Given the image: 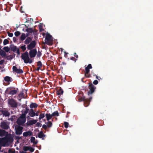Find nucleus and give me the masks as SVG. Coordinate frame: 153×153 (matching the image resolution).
Returning <instances> with one entry per match:
<instances>
[{
    "label": "nucleus",
    "mask_w": 153,
    "mask_h": 153,
    "mask_svg": "<svg viewBox=\"0 0 153 153\" xmlns=\"http://www.w3.org/2000/svg\"><path fill=\"white\" fill-rule=\"evenodd\" d=\"M32 40V37H29L26 38L24 42L25 45H28L30 43Z\"/></svg>",
    "instance_id": "16"
},
{
    "label": "nucleus",
    "mask_w": 153,
    "mask_h": 153,
    "mask_svg": "<svg viewBox=\"0 0 153 153\" xmlns=\"http://www.w3.org/2000/svg\"><path fill=\"white\" fill-rule=\"evenodd\" d=\"M29 110V109L26 107L24 110L22 111V114L21 115L26 117V115L28 112Z\"/></svg>",
    "instance_id": "15"
},
{
    "label": "nucleus",
    "mask_w": 153,
    "mask_h": 153,
    "mask_svg": "<svg viewBox=\"0 0 153 153\" xmlns=\"http://www.w3.org/2000/svg\"><path fill=\"white\" fill-rule=\"evenodd\" d=\"M47 126H46L44 124L42 126V128H43L45 130H46L47 128Z\"/></svg>",
    "instance_id": "52"
},
{
    "label": "nucleus",
    "mask_w": 153,
    "mask_h": 153,
    "mask_svg": "<svg viewBox=\"0 0 153 153\" xmlns=\"http://www.w3.org/2000/svg\"><path fill=\"white\" fill-rule=\"evenodd\" d=\"M4 61V60H0V65H2Z\"/></svg>",
    "instance_id": "56"
},
{
    "label": "nucleus",
    "mask_w": 153,
    "mask_h": 153,
    "mask_svg": "<svg viewBox=\"0 0 153 153\" xmlns=\"http://www.w3.org/2000/svg\"><path fill=\"white\" fill-rule=\"evenodd\" d=\"M13 41L14 42H16V37H13Z\"/></svg>",
    "instance_id": "57"
},
{
    "label": "nucleus",
    "mask_w": 153,
    "mask_h": 153,
    "mask_svg": "<svg viewBox=\"0 0 153 153\" xmlns=\"http://www.w3.org/2000/svg\"><path fill=\"white\" fill-rule=\"evenodd\" d=\"M64 126L66 128H67L68 127L69 123L67 122H65L64 123Z\"/></svg>",
    "instance_id": "42"
},
{
    "label": "nucleus",
    "mask_w": 153,
    "mask_h": 153,
    "mask_svg": "<svg viewBox=\"0 0 153 153\" xmlns=\"http://www.w3.org/2000/svg\"><path fill=\"white\" fill-rule=\"evenodd\" d=\"M41 68V67H38L36 69V71H39Z\"/></svg>",
    "instance_id": "59"
},
{
    "label": "nucleus",
    "mask_w": 153,
    "mask_h": 153,
    "mask_svg": "<svg viewBox=\"0 0 153 153\" xmlns=\"http://www.w3.org/2000/svg\"><path fill=\"white\" fill-rule=\"evenodd\" d=\"M2 140L1 142L4 144H6L8 143H10L13 142V138L11 137H7L6 138H0Z\"/></svg>",
    "instance_id": "6"
},
{
    "label": "nucleus",
    "mask_w": 153,
    "mask_h": 153,
    "mask_svg": "<svg viewBox=\"0 0 153 153\" xmlns=\"http://www.w3.org/2000/svg\"><path fill=\"white\" fill-rule=\"evenodd\" d=\"M17 118V117L15 115H12L11 116V117L10 119H10V120L12 121H13L15 120V119H16Z\"/></svg>",
    "instance_id": "31"
},
{
    "label": "nucleus",
    "mask_w": 153,
    "mask_h": 153,
    "mask_svg": "<svg viewBox=\"0 0 153 153\" xmlns=\"http://www.w3.org/2000/svg\"><path fill=\"white\" fill-rule=\"evenodd\" d=\"M3 49L6 52H8L10 51V48L8 47H4L3 48Z\"/></svg>",
    "instance_id": "36"
},
{
    "label": "nucleus",
    "mask_w": 153,
    "mask_h": 153,
    "mask_svg": "<svg viewBox=\"0 0 153 153\" xmlns=\"http://www.w3.org/2000/svg\"><path fill=\"white\" fill-rule=\"evenodd\" d=\"M24 93H20L19 95V97L20 98L21 97H22L23 96Z\"/></svg>",
    "instance_id": "47"
},
{
    "label": "nucleus",
    "mask_w": 153,
    "mask_h": 153,
    "mask_svg": "<svg viewBox=\"0 0 153 153\" xmlns=\"http://www.w3.org/2000/svg\"><path fill=\"white\" fill-rule=\"evenodd\" d=\"M81 99L82 100L85 101V102H86L88 104H89L90 102V101L89 100H87V99H85V97H82Z\"/></svg>",
    "instance_id": "34"
},
{
    "label": "nucleus",
    "mask_w": 153,
    "mask_h": 153,
    "mask_svg": "<svg viewBox=\"0 0 153 153\" xmlns=\"http://www.w3.org/2000/svg\"><path fill=\"white\" fill-rule=\"evenodd\" d=\"M94 76H96V78L99 80H100V79H101L100 77V76H98L97 75H95L94 74H93Z\"/></svg>",
    "instance_id": "54"
},
{
    "label": "nucleus",
    "mask_w": 153,
    "mask_h": 153,
    "mask_svg": "<svg viewBox=\"0 0 153 153\" xmlns=\"http://www.w3.org/2000/svg\"><path fill=\"white\" fill-rule=\"evenodd\" d=\"M10 48L12 51L13 52H15L17 48L16 46L14 45H11L10 46Z\"/></svg>",
    "instance_id": "27"
},
{
    "label": "nucleus",
    "mask_w": 153,
    "mask_h": 153,
    "mask_svg": "<svg viewBox=\"0 0 153 153\" xmlns=\"http://www.w3.org/2000/svg\"><path fill=\"white\" fill-rule=\"evenodd\" d=\"M28 115L31 117H33L35 116V112L33 109H31L29 110Z\"/></svg>",
    "instance_id": "19"
},
{
    "label": "nucleus",
    "mask_w": 153,
    "mask_h": 153,
    "mask_svg": "<svg viewBox=\"0 0 153 153\" xmlns=\"http://www.w3.org/2000/svg\"><path fill=\"white\" fill-rule=\"evenodd\" d=\"M30 50V51L28 54H29L30 58L31 59L35 57L37 54V50L36 49H34Z\"/></svg>",
    "instance_id": "8"
},
{
    "label": "nucleus",
    "mask_w": 153,
    "mask_h": 153,
    "mask_svg": "<svg viewBox=\"0 0 153 153\" xmlns=\"http://www.w3.org/2000/svg\"><path fill=\"white\" fill-rule=\"evenodd\" d=\"M13 70L14 72L17 74H21L23 72V71L20 69H18L15 66H13Z\"/></svg>",
    "instance_id": "13"
},
{
    "label": "nucleus",
    "mask_w": 153,
    "mask_h": 153,
    "mask_svg": "<svg viewBox=\"0 0 153 153\" xmlns=\"http://www.w3.org/2000/svg\"><path fill=\"white\" fill-rule=\"evenodd\" d=\"M37 66L39 67H40L41 68L42 67V63L40 61H39L37 62Z\"/></svg>",
    "instance_id": "45"
},
{
    "label": "nucleus",
    "mask_w": 153,
    "mask_h": 153,
    "mask_svg": "<svg viewBox=\"0 0 153 153\" xmlns=\"http://www.w3.org/2000/svg\"><path fill=\"white\" fill-rule=\"evenodd\" d=\"M74 56L76 58H78V55H77L76 54V53H74Z\"/></svg>",
    "instance_id": "60"
},
{
    "label": "nucleus",
    "mask_w": 153,
    "mask_h": 153,
    "mask_svg": "<svg viewBox=\"0 0 153 153\" xmlns=\"http://www.w3.org/2000/svg\"><path fill=\"white\" fill-rule=\"evenodd\" d=\"M37 121V120H30L27 122L26 123L27 125L28 126L32 125L36 123Z\"/></svg>",
    "instance_id": "14"
},
{
    "label": "nucleus",
    "mask_w": 153,
    "mask_h": 153,
    "mask_svg": "<svg viewBox=\"0 0 153 153\" xmlns=\"http://www.w3.org/2000/svg\"><path fill=\"white\" fill-rule=\"evenodd\" d=\"M23 129V128L22 126H18L16 129V135H20L22 134Z\"/></svg>",
    "instance_id": "11"
},
{
    "label": "nucleus",
    "mask_w": 153,
    "mask_h": 153,
    "mask_svg": "<svg viewBox=\"0 0 153 153\" xmlns=\"http://www.w3.org/2000/svg\"><path fill=\"white\" fill-rule=\"evenodd\" d=\"M23 136L25 137H27L28 136H30L32 135V132L30 130L27 131L25 132L23 134Z\"/></svg>",
    "instance_id": "17"
},
{
    "label": "nucleus",
    "mask_w": 153,
    "mask_h": 153,
    "mask_svg": "<svg viewBox=\"0 0 153 153\" xmlns=\"http://www.w3.org/2000/svg\"><path fill=\"white\" fill-rule=\"evenodd\" d=\"M18 90L17 88L16 89L14 87H11L7 88L5 92L7 94L14 95L17 93Z\"/></svg>",
    "instance_id": "2"
},
{
    "label": "nucleus",
    "mask_w": 153,
    "mask_h": 153,
    "mask_svg": "<svg viewBox=\"0 0 153 153\" xmlns=\"http://www.w3.org/2000/svg\"><path fill=\"white\" fill-rule=\"evenodd\" d=\"M26 38L25 36V33H22L20 37V40L23 41L24 40H25Z\"/></svg>",
    "instance_id": "23"
},
{
    "label": "nucleus",
    "mask_w": 153,
    "mask_h": 153,
    "mask_svg": "<svg viewBox=\"0 0 153 153\" xmlns=\"http://www.w3.org/2000/svg\"><path fill=\"white\" fill-rule=\"evenodd\" d=\"M29 146H25L23 147V150L25 151V152H26L29 150Z\"/></svg>",
    "instance_id": "38"
},
{
    "label": "nucleus",
    "mask_w": 153,
    "mask_h": 153,
    "mask_svg": "<svg viewBox=\"0 0 153 153\" xmlns=\"http://www.w3.org/2000/svg\"><path fill=\"white\" fill-rule=\"evenodd\" d=\"M42 124L39 122H38L36 124V126L37 127H41L42 126Z\"/></svg>",
    "instance_id": "50"
},
{
    "label": "nucleus",
    "mask_w": 153,
    "mask_h": 153,
    "mask_svg": "<svg viewBox=\"0 0 153 153\" xmlns=\"http://www.w3.org/2000/svg\"><path fill=\"white\" fill-rule=\"evenodd\" d=\"M45 114L44 113H41L39 115V120H41L43 118L45 117Z\"/></svg>",
    "instance_id": "35"
},
{
    "label": "nucleus",
    "mask_w": 153,
    "mask_h": 153,
    "mask_svg": "<svg viewBox=\"0 0 153 153\" xmlns=\"http://www.w3.org/2000/svg\"><path fill=\"white\" fill-rule=\"evenodd\" d=\"M7 33L8 35L10 37H12L13 36V34L12 33H10L8 31L7 32Z\"/></svg>",
    "instance_id": "46"
},
{
    "label": "nucleus",
    "mask_w": 153,
    "mask_h": 153,
    "mask_svg": "<svg viewBox=\"0 0 153 153\" xmlns=\"http://www.w3.org/2000/svg\"><path fill=\"white\" fill-rule=\"evenodd\" d=\"M9 42V41L7 39H5L3 41V45H6L8 44Z\"/></svg>",
    "instance_id": "41"
},
{
    "label": "nucleus",
    "mask_w": 153,
    "mask_h": 153,
    "mask_svg": "<svg viewBox=\"0 0 153 153\" xmlns=\"http://www.w3.org/2000/svg\"><path fill=\"white\" fill-rule=\"evenodd\" d=\"M8 104L11 107L16 108L18 106V103L14 99L11 98L8 100Z\"/></svg>",
    "instance_id": "5"
},
{
    "label": "nucleus",
    "mask_w": 153,
    "mask_h": 153,
    "mask_svg": "<svg viewBox=\"0 0 153 153\" xmlns=\"http://www.w3.org/2000/svg\"><path fill=\"white\" fill-rule=\"evenodd\" d=\"M39 31L40 32H42L44 30V29H43L42 28H41L40 27H39Z\"/></svg>",
    "instance_id": "61"
},
{
    "label": "nucleus",
    "mask_w": 153,
    "mask_h": 153,
    "mask_svg": "<svg viewBox=\"0 0 153 153\" xmlns=\"http://www.w3.org/2000/svg\"><path fill=\"white\" fill-rule=\"evenodd\" d=\"M38 106V105L35 103H32L30 105V107L31 108H36Z\"/></svg>",
    "instance_id": "26"
},
{
    "label": "nucleus",
    "mask_w": 153,
    "mask_h": 153,
    "mask_svg": "<svg viewBox=\"0 0 153 153\" xmlns=\"http://www.w3.org/2000/svg\"><path fill=\"white\" fill-rule=\"evenodd\" d=\"M85 76L87 78H89L91 77V75L89 74V72H85Z\"/></svg>",
    "instance_id": "37"
},
{
    "label": "nucleus",
    "mask_w": 153,
    "mask_h": 153,
    "mask_svg": "<svg viewBox=\"0 0 153 153\" xmlns=\"http://www.w3.org/2000/svg\"><path fill=\"white\" fill-rule=\"evenodd\" d=\"M28 36H29L28 33H26V34H25V36H26V37L27 38L28 37Z\"/></svg>",
    "instance_id": "63"
},
{
    "label": "nucleus",
    "mask_w": 153,
    "mask_h": 153,
    "mask_svg": "<svg viewBox=\"0 0 153 153\" xmlns=\"http://www.w3.org/2000/svg\"><path fill=\"white\" fill-rule=\"evenodd\" d=\"M64 56L65 57H67V55L68 54V53H67L66 52H64Z\"/></svg>",
    "instance_id": "58"
},
{
    "label": "nucleus",
    "mask_w": 153,
    "mask_h": 153,
    "mask_svg": "<svg viewBox=\"0 0 153 153\" xmlns=\"http://www.w3.org/2000/svg\"><path fill=\"white\" fill-rule=\"evenodd\" d=\"M21 58L24 60V62L25 63L30 64L32 63L33 61L31 58H30L28 53L27 51L22 54Z\"/></svg>",
    "instance_id": "1"
},
{
    "label": "nucleus",
    "mask_w": 153,
    "mask_h": 153,
    "mask_svg": "<svg viewBox=\"0 0 153 153\" xmlns=\"http://www.w3.org/2000/svg\"><path fill=\"white\" fill-rule=\"evenodd\" d=\"M21 34V33L19 31H16L14 33L15 35L16 36H18Z\"/></svg>",
    "instance_id": "39"
},
{
    "label": "nucleus",
    "mask_w": 153,
    "mask_h": 153,
    "mask_svg": "<svg viewBox=\"0 0 153 153\" xmlns=\"http://www.w3.org/2000/svg\"><path fill=\"white\" fill-rule=\"evenodd\" d=\"M30 142L35 145L36 144L38 143V141L37 140L36 141L35 138L34 137H31Z\"/></svg>",
    "instance_id": "25"
},
{
    "label": "nucleus",
    "mask_w": 153,
    "mask_h": 153,
    "mask_svg": "<svg viewBox=\"0 0 153 153\" xmlns=\"http://www.w3.org/2000/svg\"><path fill=\"white\" fill-rule=\"evenodd\" d=\"M25 25V27L27 28L26 30V31L27 32L29 33H32L34 32V30L32 28H27L29 25L27 26L25 25Z\"/></svg>",
    "instance_id": "21"
},
{
    "label": "nucleus",
    "mask_w": 153,
    "mask_h": 153,
    "mask_svg": "<svg viewBox=\"0 0 153 153\" xmlns=\"http://www.w3.org/2000/svg\"><path fill=\"white\" fill-rule=\"evenodd\" d=\"M45 116L47 120H49L53 117L52 116V114H45Z\"/></svg>",
    "instance_id": "29"
},
{
    "label": "nucleus",
    "mask_w": 153,
    "mask_h": 153,
    "mask_svg": "<svg viewBox=\"0 0 153 153\" xmlns=\"http://www.w3.org/2000/svg\"><path fill=\"white\" fill-rule=\"evenodd\" d=\"M59 116V114L57 111H54V112L52 113V117L54 116Z\"/></svg>",
    "instance_id": "33"
},
{
    "label": "nucleus",
    "mask_w": 153,
    "mask_h": 153,
    "mask_svg": "<svg viewBox=\"0 0 153 153\" xmlns=\"http://www.w3.org/2000/svg\"><path fill=\"white\" fill-rule=\"evenodd\" d=\"M39 111H37L36 113L35 112V116H38L39 115Z\"/></svg>",
    "instance_id": "55"
},
{
    "label": "nucleus",
    "mask_w": 153,
    "mask_h": 153,
    "mask_svg": "<svg viewBox=\"0 0 153 153\" xmlns=\"http://www.w3.org/2000/svg\"><path fill=\"white\" fill-rule=\"evenodd\" d=\"M20 153H27L26 152H24L23 151H22L21 152H20Z\"/></svg>",
    "instance_id": "64"
},
{
    "label": "nucleus",
    "mask_w": 153,
    "mask_h": 153,
    "mask_svg": "<svg viewBox=\"0 0 153 153\" xmlns=\"http://www.w3.org/2000/svg\"><path fill=\"white\" fill-rule=\"evenodd\" d=\"M92 66L91 64H89L85 68V72H90V69L92 68Z\"/></svg>",
    "instance_id": "22"
},
{
    "label": "nucleus",
    "mask_w": 153,
    "mask_h": 153,
    "mask_svg": "<svg viewBox=\"0 0 153 153\" xmlns=\"http://www.w3.org/2000/svg\"><path fill=\"white\" fill-rule=\"evenodd\" d=\"M0 55L3 57H5L6 56V54L4 51L1 50L0 51Z\"/></svg>",
    "instance_id": "30"
},
{
    "label": "nucleus",
    "mask_w": 153,
    "mask_h": 153,
    "mask_svg": "<svg viewBox=\"0 0 153 153\" xmlns=\"http://www.w3.org/2000/svg\"><path fill=\"white\" fill-rule=\"evenodd\" d=\"M0 111L4 117H8L10 115V113L8 110L1 109L0 110Z\"/></svg>",
    "instance_id": "12"
},
{
    "label": "nucleus",
    "mask_w": 153,
    "mask_h": 153,
    "mask_svg": "<svg viewBox=\"0 0 153 153\" xmlns=\"http://www.w3.org/2000/svg\"><path fill=\"white\" fill-rule=\"evenodd\" d=\"M62 64L63 65H66V62H62Z\"/></svg>",
    "instance_id": "62"
},
{
    "label": "nucleus",
    "mask_w": 153,
    "mask_h": 153,
    "mask_svg": "<svg viewBox=\"0 0 153 153\" xmlns=\"http://www.w3.org/2000/svg\"><path fill=\"white\" fill-rule=\"evenodd\" d=\"M29 150L31 152H33L34 150V149L33 148L29 146Z\"/></svg>",
    "instance_id": "44"
},
{
    "label": "nucleus",
    "mask_w": 153,
    "mask_h": 153,
    "mask_svg": "<svg viewBox=\"0 0 153 153\" xmlns=\"http://www.w3.org/2000/svg\"><path fill=\"white\" fill-rule=\"evenodd\" d=\"M38 137L40 138H41L43 137H45V135L43 133L42 131H40L38 134Z\"/></svg>",
    "instance_id": "24"
},
{
    "label": "nucleus",
    "mask_w": 153,
    "mask_h": 153,
    "mask_svg": "<svg viewBox=\"0 0 153 153\" xmlns=\"http://www.w3.org/2000/svg\"><path fill=\"white\" fill-rule=\"evenodd\" d=\"M37 57H39L42 55V53L40 51H38L37 53Z\"/></svg>",
    "instance_id": "43"
},
{
    "label": "nucleus",
    "mask_w": 153,
    "mask_h": 153,
    "mask_svg": "<svg viewBox=\"0 0 153 153\" xmlns=\"http://www.w3.org/2000/svg\"><path fill=\"white\" fill-rule=\"evenodd\" d=\"M26 120V117L21 115L18 118L16 121L17 124L19 126H23L25 123Z\"/></svg>",
    "instance_id": "4"
},
{
    "label": "nucleus",
    "mask_w": 153,
    "mask_h": 153,
    "mask_svg": "<svg viewBox=\"0 0 153 153\" xmlns=\"http://www.w3.org/2000/svg\"><path fill=\"white\" fill-rule=\"evenodd\" d=\"M4 80L7 82H12L13 81L12 78L9 76H7L4 77Z\"/></svg>",
    "instance_id": "20"
},
{
    "label": "nucleus",
    "mask_w": 153,
    "mask_h": 153,
    "mask_svg": "<svg viewBox=\"0 0 153 153\" xmlns=\"http://www.w3.org/2000/svg\"><path fill=\"white\" fill-rule=\"evenodd\" d=\"M8 152L9 153H14L15 151H12L11 149H9L8 150Z\"/></svg>",
    "instance_id": "53"
},
{
    "label": "nucleus",
    "mask_w": 153,
    "mask_h": 153,
    "mask_svg": "<svg viewBox=\"0 0 153 153\" xmlns=\"http://www.w3.org/2000/svg\"><path fill=\"white\" fill-rule=\"evenodd\" d=\"M20 48L22 50V51L23 52H24L26 50V47L25 45H24L21 46Z\"/></svg>",
    "instance_id": "32"
},
{
    "label": "nucleus",
    "mask_w": 153,
    "mask_h": 153,
    "mask_svg": "<svg viewBox=\"0 0 153 153\" xmlns=\"http://www.w3.org/2000/svg\"><path fill=\"white\" fill-rule=\"evenodd\" d=\"M70 59L71 60L74 61V62H75L76 61V59L74 57H72L70 58Z\"/></svg>",
    "instance_id": "51"
},
{
    "label": "nucleus",
    "mask_w": 153,
    "mask_h": 153,
    "mask_svg": "<svg viewBox=\"0 0 153 153\" xmlns=\"http://www.w3.org/2000/svg\"><path fill=\"white\" fill-rule=\"evenodd\" d=\"M1 128L7 130L10 128L9 123L8 122L3 121L1 123Z\"/></svg>",
    "instance_id": "9"
},
{
    "label": "nucleus",
    "mask_w": 153,
    "mask_h": 153,
    "mask_svg": "<svg viewBox=\"0 0 153 153\" xmlns=\"http://www.w3.org/2000/svg\"><path fill=\"white\" fill-rule=\"evenodd\" d=\"M53 41L52 39V36L49 33H47L46 35L45 42L48 45H51Z\"/></svg>",
    "instance_id": "3"
},
{
    "label": "nucleus",
    "mask_w": 153,
    "mask_h": 153,
    "mask_svg": "<svg viewBox=\"0 0 153 153\" xmlns=\"http://www.w3.org/2000/svg\"><path fill=\"white\" fill-rule=\"evenodd\" d=\"M36 45V41L33 40L27 45V48L28 50L34 49Z\"/></svg>",
    "instance_id": "7"
},
{
    "label": "nucleus",
    "mask_w": 153,
    "mask_h": 153,
    "mask_svg": "<svg viewBox=\"0 0 153 153\" xmlns=\"http://www.w3.org/2000/svg\"><path fill=\"white\" fill-rule=\"evenodd\" d=\"M98 83V81L97 80H95L93 82V83L94 85H97Z\"/></svg>",
    "instance_id": "49"
},
{
    "label": "nucleus",
    "mask_w": 153,
    "mask_h": 153,
    "mask_svg": "<svg viewBox=\"0 0 153 153\" xmlns=\"http://www.w3.org/2000/svg\"><path fill=\"white\" fill-rule=\"evenodd\" d=\"M6 132L5 130L0 129V137H2L4 136Z\"/></svg>",
    "instance_id": "28"
},
{
    "label": "nucleus",
    "mask_w": 153,
    "mask_h": 153,
    "mask_svg": "<svg viewBox=\"0 0 153 153\" xmlns=\"http://www.w3.org/2000/svg\"><path fill=\"white\" fill-rule=\"evenodd\" d=\"M52 123L50 121H48L47 123V127L49 128L51 127L52 126Z\"/></svg>",
    "instance_id": "40"
},
{
    "label": "nucleus",
    "mask_w": 153,
    "mask_h": 153,
    "mask_svg": "<svg viewBox=\"0 0 153 153\" xmlns=\"http://www.w3.org/2000/svg\"><path fill=\"white\" fill-rule=\"evenodd\" d=\"M89 86L90 90L88 92V95H89L90 94H91L94 92L96 89V87H94L91 83H89Z\"/></svg>",
    "instance_id": "10"
},
{
    "label": "nucleus",
    "mask_w": 153,
    "mask_h": 153,
    "mask_svg": "<svg viewBox=\"0 0 153 153\" xmlns=\"http://www.w3.org/2000/svg\"><path fill=\"white\" fill-rule=\"evenodd\" d=\"M16 50V53L18 55H19L20 54V52L19 51V48H18Z\"/></svg>",
    "instance_id": "48"
},
{
    "label": "nucleus",
    "mask_w": 153,
    "mask_h": 153,
    "mask_svg": "<svg viewBox=\"0 0 153 153\" xmlns=\"http://www.w3.org/2000/svg\"><path fill=\"white\" fill-rule=\"evenodd\" d=\"M63 91L61 87H59L58 88L56 92V94L58 95H62L63 94Z\"/></svg>",
    "instance_id": "18"
}]
</instances>
